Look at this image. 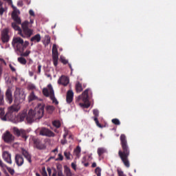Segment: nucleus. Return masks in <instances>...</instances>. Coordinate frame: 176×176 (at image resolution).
<instances>
[{"mask_svg": "<svg viewBox=\"0 0 176 176\" xmlns=\"http://www.w3.org/2000/svg\"><path fill=\"white\" fill-rule=\"evenodd\" d=\"M12 8L14 10L11 14V17L14 22L11 23V27L15 31H18L19 35L22 36V38H31V36L34 34V30L30 28V22L25 21L21 23V18L19 16L20 10L13 6Z\"/></svg>", "mask_w": 176, "mask_h": 176, "instance_id": "1", "label": "nucleus"}, {"mask_svg": "<svg viewBox=\"0 0 176 176\" xmlns=\"http://www.w3.org/2000/svg\"><path fill=\"white\" fill-rule=\"evenodd\" d=\"M45 113V103H38L37 107L34 110L30 109L27 114V111L24 110L19 113L16 119L17 122H24L25 119L28 120V123H32L36 119H41Z\"/></svg>", "mask_w": 176, "mask_h": 176, "instance_id": "2", "label": "nucleus"}, {"mask_svg": "<svg viewBox=\"0 0 176 176\" xmlns=\"http://www.w3.org/2000/svg\"><path fill=\"white\" fill-rule=\"evenodd\" d=\"M120 140L122 149L119 150L118 156L125 167L129 168L130 167V161L129 160V156H130V147L129 146L126 135L122 134L120 137Z\"/></svg>", "mask_w": 176, "mask_h": 176, "instance_id": "3", "label": "nucleus"}, {"mask_svg": "<svg viewBox=\"0 0 176 176\" xmlns=\"http://www.w3.org/2000/svg\"><path fill=\"white\" fill-rule=\"evenodd\" d=\"M12 45L15 49L16 52H24L27 49V47L30 45V42L21 38V37H14L12 39Z\"/></svg>", "mask_w": 176, "mask_h": 176, "instance_id": "4", "label": "nucleus"}, {"mask_svg": "<svg viewBox=\"0 0 176 176\" xmlns=\"http://www.w3.org/2000/svg\"><path fill=\"white\" fill-rule=\"evenodd\" d=\"M24 101H25V93L23 89L16 87L14 92V105H20Z\"/></svg>", "mask_w": 176, "mask_h": 176, "instance_id": "5", "label": "nucleus"}, {"mask_svg": "<svg viewBox=\"0 0 176 176\" xmlns=\"http://www.w3.org/2000/svg\"><path fill=\"white\" fill-rule=\"evenodd\" d=\"M20 111V105L12 104L8 109V112L4 114V116L2 118V120H12L14 118V112H19Z\"/></svg>", "mask_w": 176, "mask_h": 176, "instance_id": "6", "label": "nucleus"}, {"mask_svg": "<svg viewBox=\"0 0 176 176\" xmlns=\"http://www.w3.org/2000/svg\"><path fill=\"white\" fill-rule=\"evenodd\" d=\"M47 87L48 89L43 88V94L45 97H50V99L52 100V102L55 104V105H58V100H57L56 96H54V90L53 89L52 84L48 85Z\"/></svg>", "mask_w": 176, "mask_h": 176, "instance_id": "7", "label": "nucleus"}, {"mask_svg": "<svg viewBox=\"0 0 176 176\" xmlns=\"http://www.w3.org/2000/svg\"><path fill=\"white\" fill-rule=\"evenodd\" d=\"M89 94H91V91L89 89H85L82 92V102L84 103H80V107L83 108H89L90 107V102H89Z\"/></svg>", "mask_w": 176, "mask_h": 176, "instance_id": "8", "label": "nucleus"}, {"mask_svg": "<svg viewBox=\"0 0 176 176\" xmlns=\"http://www.w3.org/2000/svg\"><path fill=\"white\" fill-rule=\"evenodd\" d=\"M13 133L14 135L16 137H21L24 140V141H27V138H28V136H27V131L24 129H19L17 127L13 128Z\"/></svg>", "mask_w": 176, "mask_h": 176, "instance_id": "9", "label": "nucleus"}, {"mask_svg": "<svg viewBox=\"0 0 176 176\" xmlns=\"http://www.w3.org/2000/svg\"><path fill=\"white\" fill-rule=\"evenodd\" d=\"M52 61L54 67L58 65V50L56 44H54L52 46Z\"/></svg>", "mask_w": 176, "mask_h": 176, "instance_id": "10", "label": "nucleus"}, {"mask_svg": "<svg viewBox=\"0 0 176 176\" xmlns=\"http://www.w3.org/2000/svg\"><path fill=\"white\" fill-rule=\"evenodd\" d=\"M39 135H43L44 137H49V138L56 136V134L53 131L45 127H43L41 129Z\"/></svg>", "mask_w": 176, "mask_h": 176, "instance_id": "11", "label": "nucleus"}, {"mask_svg": "<svg viewBox=\"0 0 176 176\" xmlns=\"http://www.w3.org/2000/svg\"><path fill=\"white\" fill-rule=\"evenodd\" d=\"M3 140L7 144H12L14 141V137L9 131H6L3 135Z\"/></svg>", "mask_w": 176, "mask_h": 176, "instance_id": "12", "label": "nucleus"}, {"mask_svg": "<svg viewBox=\"0 0 176 176\" xmlns=\"http://www.w3.org/2000/svg\"><path fill=\"white\" fill-rule=\"evenodd\" d=\"M10 37L9 36V29L5 28L1 31V41L3 43H8Z\"/></svg>", "mask_w": 176, "mask_h": 176, "instance_id": "13", "label": "nucleus"}, {"mask_svg": "<svg viewBox=\"0 0 176 176\" xmlns=\"http://www.w3.org/2000/svg\"><path fill=\"white\" fill-rule=\"evenodd\" d=\"M34 146L36 149L42 151L43 149H46V146L42 143V141L39 139H34Z\"/></svg>", "mask_w": 176, "mask_h": 176, "instance_id": "14", "label": "nucleus"}, {"mask_svg": "<svg viewBox=\"0 0 176 176\" xmlns=\"http://www.w3.org/2000/svg\"><path fill=\"white\" fill-rule=\"evenodd\" d=\"M6 100L8 104L13 102V94L10 88H8L6 91Z\"/></svg>", "mask_w": 176, "mask_h": 176, "instance_id": "15", "label": "nucleus"}, {"mask_svg": "<svg viewBox=\"0 0 176 176\" xmlns=\"http://www.w3.org/2000/svg\"><path fill=\"white\" fill-rule=\"evenodd\" d=\"M14 159L15 163L19 167H21V166L24 164V157H23V155L16 154Z\"/></svg>", "mask_w": 176, "mask_h": 176, "instance_id": "16", "label": "nucleus"}, {"mask_svg": "<svg viewBox=\"0 0 176 176\" xmlns=\"http://www.w3.org/2000/svg\"><path fill=\"white\" fill-rule=\"evenodd\" d=\"M2 156L4 162H6L8 164H12V155L9 152L4 151Z\"/></svg>", "mask_w": 176, "mask_h": 176, "instance_id": "17", "label": "nucleus"}, {"mask_svg": "<svg viewBox=\"0 0 176 176\" xmlns=\"http://www.w3.org/2000/svg\"><path fill=\"white\" fill-rule=\"evenodd\" d=\"M58 85H62L63 86H67L69 83V79L65 76H62L58 80Z\"/></svg>", "mask_w": 176, "mask_h": 176, "instance_id": "18", "label": "nucleus"}, {"mask_svg": "<svg viewBox=\"0 0 176 176\" xmlns=\"http://www.w3.org/2000/svg\"><path fill=\"white\" fill-rule=\"evenodd\" d=\"M74 101V91L72 90L67 91L66 94V102L71 104Z\"/></svg>", "mask_w": 176, "mask_h": 176, "instance_id": "19", "label": "nucleus"}, {"mask_svg": "<svg viewBox=\"0 0 176 176\" xmlns=\"http://www.w3.org/2000/svg\"><path fill=\"white\" fill-rule=\"evenodd\" d=\"M21 153L23 156H24V157L28 160V162H29L30 163H32V156L27 150L21 148Z\"/></svg>", "mask_w": 176, "mask_h": 176, "instance_id": "20", "label": "nucleus"}, {"mask_svg": "<svg viewBox=\"0 0 176 176\" xmlns=\"http://www.w3.org/2000/svg\"><path fill=\"white\" fill-rule=\"evenodd\" d=\"M17 54L18 56H21V57H28L31 54V51L26 50L25 52L24 51L18 52Z\"/></svg>", "mask_w": 176, "mask_h": 176, "instance_id": "21", "label": "nucleus"}, {"mask_svg": "<svg viewBox=\"0 0 176 176\" xmlns=\"http://www.w3.org/2000/svg\"><path fill=\"white\" fill-rule=\"evenodd\" d=\"M41 34H37L30 38V41L31 42H37V43H38V42L41 41Z\"/></svg>", "mask_w": 176, "mask_h": 176, "instance_id": "22", "label": "nucleus"}, {"mask_svg": "<svg viewBox=\"0 0 176 176\" xmlns=\"http://www.w3.org/2000/svg\"><path fill=\"white\" fill-rule=\"evenodd\" d=\"M80 152H82L80 146H78L74 150V155L78 157V159L80 157Z\"/></svg>", "mask_w": 176, "mask_h": 176, "instance_id": "23", "label": "nucleus"}, {"mask_svg": "<svg viewBox=\"0 0 176 176\" xmlns=\"http://www.w3.org/2000/svg\"><path fill=\"white\" fill-rule=\"evenodd\" d=\"M76 90L77 93H81V91H83V87H82V85L80 82H77L76 84Z\"/></svg>", "mask_w": 176, "mask_h": 176, "instance_id": "24", "label": "nucleus"}, {"mask_svg": "<svg viewBox=\"0 0 176 176\" xmlns=\"http://www.w3.org/2000/svg\"><path fill=\"white\" fill-rule=\"evenodd\" d=\"M35 100H38V97L35 96V94L32 91L28 97V101L31 102V101H35Z\"/></svg>", "mask_w": 176, "mask_h": 176, "instance_id": "25", "label": "nucleus"}, {"mask_svg": "<svg viewBox=\"0 0 176 176\" xmlns=\"http://www.w3.org/2000/svg\"><path fill=\"white\" fill-rule=\"evenodd\" d=\"M45 109L47 112V113H53V112H54V109H56V107H54V106H52V105H47L46 107H45Z\"/></svg>", "mask_w": 176, "mask_h": 176, "instance_id": "26", "label": "nucleus"}, {"mask_svg": "<svg viewBox=\"0 0 176 176\" xmlns=\"http://www.w3.org/2000/svg\"><path fill=\"white\" fill-rule=\"evenodd\" d=\"M65 173L66 176H72V173L71 172V168L67 166V165L64 166Z\"/></svg>", "mask_w": 176, "mask_h": 176, "instance_id": "27", "label": "nucleus"}, {"mask_svg": "<svg viewBox=\"0 0 176 176\" xmlns=\"http://www.w3.org/2000/svg\"><path fill=\"white\" fill-rule=\"evenodd\" d=\"M97 152H98V156H102V155H104V153L107 152V149H105V148L104 147H100L98 148Z\"/></svg>", "mask_w": 176, "mask_h": 176, "instance_id": "28", "label": "nucleus"}, {"mask_svg": "<svg viewBox=\"0 0 176 176\" xmlns=\"http://www.w3.org/2000/svg\"><path fill=\"white\" fill-rule=\"evenodd\" d=\"M17 60L22 65H25V64H27V59L23 56L19 57Z\"/></svg>", "mask_w": 176, "mask_h": 176, "instance_id": "29", "label": "nucleus"}, {"mask_svg": "<svg viewBox=\"0 0 176 176\" xmlns=\"http://www.w3.org/2000/svg\"><path fill=\"white\" fill-rule=\"evenodd\" d=\"M52 124L56 129H60V127H61V122L59 120H54L52 122Z\"/></svg>", "mask_w": 176, "mask_h": 176, "instance_id": "30", "label": "nucleus"}, {"mask_svg": "<svg viewBox=\"0 0 176 176\" xmlns=\"http://www.w3.org/2000/svg\"><path fill=\"white\" fill-rule=\"evenodd\" d=\"M51 39H52V38L50 37V36H49V35H45V46L49 45V44L50 43Z\"/></svg>", "mask_w": 176, "mask_h": 176, "instance_id": "31", "label": "nucleus"}, {"mask_svg": "<svg viewBox=\"0 0 176 176\" xmlns=\"http://www.w3.org/2000/svg\"><path fill=\"white\" fill-rule=\"evenodd\" d=\"M5 13V9L3 8V2L0 1V16H3Z\"/></svg>", "mask_w": 176, "mask_h": 176, "instance_id": "32", "label": "nucleus"}, {"mask_svg": "<svg viewBox=\"0 0 176 176\" xmlns=\"http://www.w3.org/2000/svg\"><path fill=\"white\" fill-rule=\"evenodd\" d=\"M111 122L113 124H116V126H120V121L118 118L113 119Z\"/></svg>", "mask_w": 176, "mask_h": 176, "instance_id": "33", "label": "nucleus"}, {"mask_svg": "<svg viewBox=\"0 0 176 176\" xmlns=\"http://www.w3.org/2000/svg\"><path fill=\"white\" fill-rule=\"evenodd\" d=\"M64 156L66 157L67 160H71V153L69 152L65 151Z\"/></svg>", "mask_w": 176, "mask_h": 176, "instance_id": "34", "label": "nucleus"}, {"mask_svg": "<svg viewBox=\"0 0 176 176\" xmlns=\"http://www.w3.org/2000/svg\"><path fill=\"white\" fill-rule=\"evenodd\" d=\"M94 120L96 122V126H98V127H100V129L102 128V125H101V124H100V122L98 121V118H97V117L94 118Z\"/></svg>", "mask_w": 176, "mask_h": 176, "instance_id": "35", "label": "nucleus"}, {"mask_svg": "<svg viewBox=\"0 0 176 176\" xmlns=\"http://www.w3.org/2000/svg\"><path fill=\"white\" fill-rule=\"evenodd\" d=\"M93 113L94 115V118H96L97 119H98V116H100V112L98 111V109H94L93 110Z\"/></svg>", "mask_w": 176, "mask_h": 176, "instance_id": "36", "label": "nucleus"}, {"mask_svg": "<svg viewBox=\"0 0 176 176\" xmlns=\"http://www.w3.org/2000/svg\"><path fill=\"white\" fill-rule=\"evenodd\" d=\"M95 173H96L97 176H101V168L97 167L95 169Z\"/></svg>", "mask_w": 176, "mask_h": 176, "instance_id": "37", "label": "nucleus"}, {"mask_svg": "<svg viewBox=\"0 0 176 176\" xmlns=\"http://www.w3.org/2000/svg\"><path fill=\"white\" fill-rule=\"evenodd\" d=\"M3 102H4L3 94H2L0 89V105H3Z\"/></svg>", "mask_w": 176, "mask_h": 176, "instance_id": "38", "label": "nucleus"}, {"mask_svg": "<svg viewBox=\"0 0 176 176\" xmlns=\"http://www.w3.org/2000/svg\"><path fill=\"white\" fill-rule=\"evenodd\" d=\"M58 170V176H65L64 175V173H63V168H60L58 166H57Z\"/></svg>", "mask_w": 176, "mask_h": 176, "instance_id": "39", "label": "nucleus"}, {"mask_svg": "<svg viewBox=\"0 0 176 176\" xmlns=\"http://www.w3.org/2000/svg\"><path fill=\"white\" fill-rule=\"evenodd\" d=\"M7 170H8V173H10V175H14V169L10 168V167H7Z\"/></svg>", "mask_w": 176, "mask_h": 176, "instance_id": "40", "label": "nucleus"}, {"mask_svg": "<svg viewBox=\"0 0 176 176\" xmlns=\"http://www.w3.org/2000/svg\"><path fill=\"white\" fill-rule=\"evenodd\" d=\"M4 116H5V110L3 108H0V118H1V120Z\"/></svg>", "mask_w": 176, "mask_h": 176, "instance_id": "41", "label": "nucleus"}, {"mask_svg": "<svg viewBox=\"0 0 176 176\" xmlns=\"http://www.w3.org/2000/svg\"><path fill=\"white\" fill-rule=\"evenodd\" d=\"M60 62L64 64V65H66V64H68V60L64 58H60Z\"/></svg>", "mask_w": 176, "mask_h": 176, "instance_id": "42", "label": "nucleus"}, {"mask_svg": "<svg viewBox=\"0 0 176 176\" xmlns=\"http://www.w3.org/2000/svg\"><path fill=\"white\" fill-rule=\"evenodd\" d=\"M58 156V157L56 159V160H60V162H63V160H64V157L61 153H59Z\"/></svg>", "mask_w": 176, "mask_h": 176, "instance_id": "43", "label": "nucleus"}, {"mask_svg": "<svg viewBox=\"0 0 176 176\" xmlns=\"http://www.w3.org/2000/svg\"><path fill=\"white\" fill-rule=\"evenodd\" d=\"M42 69V65H38V70H37V74L38 75H41V71Z\"/></svg>", "mask_w": 176, "mask_h": 176, "instance_id": "44", "label": "nucleus"}, {"mask_svg": "<svg viewBox=\"0 0 176 176\" xmlns=\"http://www.w3.org/2000/svg\"><path fill=\"white\" fill-rule=\"evenodd\" d=\"M23 0H19L18 2H17V6H20L21 8L23 7Z\"/></svg>", "mask_w": 176, "mask_h": 176, "instance_id": "45", "label": "nucleus"}, {"mask_svg": "<svg viewBox=\"0 0 176 176\" xmlns=\"http://www.w3.org/2000/svg\"><path fill=\"white\" fill-rule=\"evenodd\" d=\"M118 176H126V175H124V173L122 170H118Z\"/></svg>", "mask_w": 176, "mask_h": 176, "instance_id": "46", "label": "nucleus"}, {"mask_svg": "<svg viewBox=\"0 0 176 176\" xmlns=\"http://www.w3.org/2000/svg\"><path fill=\"white\" fill-rule=\"evenodd\" d=\"M60 142H61L62 145H65V144H67V139L61 140Z\"/></svg>", "mask_w": 176, "mask_h": 176, "instance_id": "47", "label": "nucleus"}, {"mask_svg": "<svg viewBox=\"0 0 176 176\" xmlns=\"http://www.w3.org/2000/svg\"><path fill=\"white\" fill-rule=\"evenodd\" d=\"M29 14H30V16H35V12H34V10H29Z\"/></svg>", "mask_w": 176, "mask_h": 176, "instance_id": "48", "label": "nucleus"}, {"mask_svg": "<svg viewBox=\"0 0 176 176\" xmlns=\"http://www.w3.org/2000/svg\"><path fill=\"white\" fill-rule=\"evenodd\" d=\"M72 168H74V170H75V171H76V164H75V163H72Z\"/></svg>", "mask_w": 176, "mask_h": 176, "instance_id": "49", "label": "nucleus"}, {"mask_svg": "<svg viewBox=\"0 0 176 176\" xmlns=\"http://www.w3.org/2000/svg\"><path fill=\"white\" fill-rule=\"evenodd\" d=\"M10 68L11 71H12V72H16V69L14 68V67H13V65H10Z\"/></svg>", "mask_w": 176, "mask_h": 176, "instance_id": "50", "label": "nucleus"}, {"mask_svg": "<svg viewBox=\"0 0 176 176\" xmlns=\"http://www.w3.org/2000/svg\"><path fill=\"white\" fill-rule=\"evenodd\" d=\"M47 173H48V175H52V169L50 168H47Z\"/></svg>", "mask_w": 176, "mask_h": 176, "instance_id": "51", "label": "nucleus"}, {"mask_svg": "<svg viewBox=\"0 0 176 176\" xmlns=\"http://www.w3.org/2000/svg\"><path fill=\"white\" fill-rule=\"evenodd\" d=\"M42 175L43 176H47V173L46 172V170L45 169L43 170Z\"/></svg>", "mask_w": 176, "mask_h": 176, "instance_id": "52", "label": "nucleus"}, {"mask_svg": "<svg viewBox=\"0 0 176 176\" xmlns=\"http://www.w3.org/2000/svg\"><path fill=\"white\" fill-rule=\"evenodd\" d=\"M57 174H58V171L54 170V171L52 173V176H57Z\"/></svg>", "mask_w": 176, "mask_h": 176, "instance_id": "53", "label": "nucleus"}, {"mask_svg": "<svg viewBox=\"0 0 176 176\" xmlns=\"http://www.w3.org/2000/svg\"><path fill=\"white\" fill-rule=\"evenodd\" d=\"M91 167H92L93 168H94L95 167H97V163L93 162V163H92V165H91Z\"/></svg>", "mask_w": 176, "mask_h": 176, "instance_id": "54", "label": "nucleus"}, {"mask_svg": "<svg viewBox=\"0 0 176 176\" xmlns=\"http://www.w3.org/2000/svg\"><path fill=\"white\" fill-rule=\"evenodd\" d=\"M0 167H5V164H3L2 160H0Z\"/></svg>", "mask_w": 176, "mask_h": 176, "instance_id": "55", "label": "nucleus"}, {"mask_svg": "<svg viewBox=\"0 0 176 176\" xmlns=\"http://www.w3.org/2000/svg\"><path fill=\"white\" fill-rule=\"evenodd\" d=\"M31 24H34V20H33V19H30V27H29V28H31V27H32V26L31 25Z\"/></svg>", "mask_w": 176, "mask_h": 176, "instance_id": "56", "label": "nucleus"}, {"mask_svg": "<svg viewBox=\"0 0 176 176\" xmlns=\"http://www.w3.org/2000/svg\"><path fill=\"white\" fill-rule=\"evenodd\" d=\"M68 135V133H65L64 135H63V139L65 140H67V136Z\"/></svg>", "mask_w": 176, "mask_h": 176, "instance_id": "57", "label": "nucleus"}, {"mask_svg": "<svg viewBox=\"0 0 176 176\" xmlns=\"http://www.w3.org/2000/svg\"><path fill=\"white\" fill-rule=\"evenodd\" d=\"M68 65L71 69V72H72V71H74V69H72V65L70 63H68Z\"/></svg>", "mask_w": 176, "mask_h": 176, "instance_id": "58", "label": "nucleus"}, {"mask_svg": "<svg viewBox=\"0 0 176 176\" xmlns=\"http://www.w3.org/2000/svg\"><path fill=\"white\" fill-rule=\"evenodd\" d=\"M2 72H3L2 67H0V78H1V76H2Z\"/></svg>", "mask_w": 176, "mask_h": 176, "instance_id": "59", "label": "nucleus"}, {"mask_svg": "<svg viewBox=\"0 0 176 176\" xmlns=\"http://www.w3.org/2000/svg\"><path fill=\"white\" fill-rule=\"evenodd\" d=\"M30 89H31L32 90H34V89H35L34 85H30Z\"/></svg>", "mask_w": 176, "mask_h": 176, "instance_id": "60", "label": "nucleus"}, {"mask_svg": "<svg viewBox=\"0 0 176 176\" xmlns=\"http://www.w3.org/2000/svg\"><path fill=\"white\" fill-rule=\"evenodd\" d=\"M52 152H53L54 153H56V152H58V149L55 148V149L52 150Z\"/></svg>", "mask_w": 176, "mask_h": 176, "instance_id": "61", "label": "nucleus"}, {"mask_svg": "<svg viewBox=\"0 0 176 176\" xmlns=\"http://www.w3.org/2000/svg\"><path fill=\"white\" fill-rule=\"evenodd\" d=\"M29 75H30V76H34V72H30Z\"/></svg>", "mask_w": 176, "mask_h": 176, "instance_id": "62", "label": "nucleus"}, {"mask_svg": "<svg viewBox=\"0 0 176 176\" xmlns=\"http://www.w3.org/2000/svg\"><path fill=\"white\" fill-rule=\"evenodd\" d=\"M25 1L28 5H30V3H31V1H30L29 0H25Z\"/></svg>", "mask_w": 176, "mask_h": 176, "instance_id": "63", "label": "nucleus"}, {"mask_svg": "<svg viewBox=\"0 0 176 176\" xmlns=\"http://www.w3.org/2000/svg\"><path fill=\"white\" fill-rule=\"evenodd\" d=\"M85 167H89V162L84 164Z\"/></svg>", "mask_w": 176, "mask_h": 176, "instance_id": "64", "label": "nucleus"}]
</instances>
